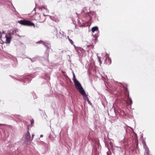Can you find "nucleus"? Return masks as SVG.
<instances>
[{"mask_svg": "<svg viewBox=\"0 0 155 155\" xmlns=\"http://www.w3.org/2000/svg\"><path fill=\"white\" fill-rule=\"evenodd\" d=\"M73 81L74 83L76 88L80 93L84 91L81 84L77 80H74Z\"/></svg>", "mask_w": 155, "mask_h": 155, "instance_id": "nucleus-1", "label": "nucleus"}, {"mask_svg": "<svg viewBox=\"0 0 155 155\" xmlns=\"http://www.w3.org/2000/svg\"><path fill=\"white\" fill-rule=\"evenodd\" d=\"M18 23L20 24L28 26H34L35 24L34 23L31 22L30 21L26 20H21L18 21Z\"/></svg>", "mask_w": 155, "mask_h": 155, "instance_id": "nucleus-2", "label": "nucleus"}, {"mask_svg": "<svg viewBox=\"0 0 155 155\" xmlns=\"http://www.w3.org/2000/svg\"><path fill=\"white\" fill-rule=\"evenodd\" d=\"M26 137L28 141H31L32 140V138H31V135L29 131L28 130L26 134Z\"/></svg>", "mask_w": 155, "mask_h": 155, "instance_id": "nucleus-3", "label": "nucleus"}, {"mask_svg": "<svg viewBox=\"0 0 155 155\" xmlns=\"http://www.w3.org/2000/svg\"><path fill=\"white\" fill-rule=\"evenodd\" d=\"M111 59L108 56H107L105 60V63L109 65L111 64Z\"/></svg>", "mask_w": 155, "mask_h": 155, "instance_id": "nucleus-4", "label": "nucleus"}, {"mask_svg": "<svg viewBox=\"0 0 155 155\" xmlns=\"http://www.w3.org/2000/svg\"><path fill=\"white\" fill-rule=\"evenodd\" d=\"M86 13V16H89L90 19H91L92 18V17H91L92 15L95 16V12H88L87 13Z\"/></svg>", "mask_w": 155, "mask_h": 155, "instance_id": "nucleus-5", "label": "nucleus"}, {"mask_svg": "<svg viewBox=\"0 0 155 155\" xmlns=\"http://www.w3.org/2000/svg\"><path fill=\"white\" fill-rule=\"evenodd\" d=\"M80 93L84 97V100H85V101H87V100H88L89 99L87 97V96L86 94L84 91H83L82 92H81Z\"/></svg>", "mask_w": 155, "mask_h": 155, "instance_id": "nucleus-6", "label": "nucleus"}, {"mask_svg": "<svg viewBox=\"0 0 155 155\" xmlns=\"http://www.w3.org/2000/svg\"><path fill=\"white\" fill-rule=\"evenodd\" d=\"M30 76H26L24 78V79L22 80L26 83H29V82L30 81Z\"/></svg>", "mask_w": 155, "mask_h": 155, "instance_id": "nucleus-7", "label": "nucleus"}, {"mask_svg": "<svg viewBox=\"0 0 155 155\" xmlns=\"http://www.w3.org/2000/svg\"><path fill=\"white\" fill-rule=\"evenodd\" d=\"M36 43H42L45 46L46 48L48 50L50 48V47H49L45 43L43 42V41H41L37 42H36Z\"/></svg>", "mask_w": 155, "mask_h": 155, "instance_id": "nucleus-8", "label": "nucleus"}, {"mask_svg": "<svg viewBox=\"0 0 155 155\" xmlns=\"http://www.w3.org/2000/svg\"><path fill=\"white\" fill-rule=\"evenodd\" d=\"M143 145L144 148L145 149V151H146V153H147L148 151H149V149L148 148L146 143L145 141L143 142Z\"/></svg>", "mask_w": 155, "mask_h": 155, "instance_id": "nucleus-9", "label": "nucleus"}, {"mask_svg": "<svg viewBox=\"0 0 155 155\" xmlns=\"http://www.w3.org/2000/svg\"><path fill=\"white\" fill-rule=\"evenodd\" d=\"M5 37L6 38V43L8 44L10 43L12 39V37H8L7 34H6Z\"/></svg>", "mask_w": 155, "mask_h": 155, "instance_id": "nucleus-10", "label": "nucleus"}, {"mask_svg": "<svg viewBox=\"0 0 155 155\" xmlns=\"http://www.w3.org/2000/svg\"><path fill=\"white\" fill-rule=\"evenodd\" d=\"M98 30V28L97 26H95L93 27L92 28V32H94L95 31H97Z\"/></svg>", "mask_w": 155, "mask_h": 155, "instance_id": "nucleus-11", "label": "nucleus"}, {"mask_svg": "<svg viewBox=\"0 0 155 155\" xmlns=\"http://www.w3.org/2000/svg\"><path fill=\"white\" fill-rule=\"evenodd\" d=\"M29 59L32 62H34L37 61V58L36 57H35L32 58H29Z\"/></svg>", "mask_w": 155, "mask_h": 155, "instance_id": "nucleus-12", "label": "nucleus"}, {"mask_svg": "<svg viewBox=\"0 0 155 155\" xmlns=\"http://www.w3.org/2000/svg\"><path fill=\"white\" fill-rule=\"evenodd\" d=\"M31 124L30 125V126L31 127L33 126V124L34 123V120L33 119H31Z\"/></svg>", "mask_w": 155, "mask_h": 155, "instance_id": "nucleus-13", "label": "nucleus"}, {"mask_svg": "<svg viewBox=\"0 0 155 155\" xmlns=\"http://www.w3.org/2000/svg\"><path fill=\"white\" fill-rule=\"evenodd\" d=\"M68 39H69V41L70 42V43L72 45H74V44H73V41L70 38H69V37L68 36Z\"/></svg>", "mask_w": 155, "mask_h": 155, "instance_id": "nucleus-14", "label": "nucleus"}, {"mask_svg": "<svg viewBox=\"0 0 155 155\" xmlns=\"http://www.w3.org/2000/svg\"><path fill=\"white\" fill-rule=\"evenodd\" d=\"M45 55L47 57V61H48V56H49L48 53H47L45 54Z\"/></svg>", "mask_w": 155, "mask_h": 155, "instance_id": "nucleus-15", "label": "nucleus"}, {"mask_svg": "<svg viewBox=\"0 0 155 155\" xmlns=\"http://www.w3.org/2000/svg\"><path fill=\"white\" fill-rule=\"evenodd\" d=\"M73 80L74 81V80H77L75 78V74L74 72H73Z\"/></svg>", "mask_w": 155, "mask_h": 155, "instance_id": "nucleus-16", "label": "nucleus"}, {"mask_svg": "<svg viewBox=\"0 0 155 155\" xmlns=\"http://www.w3.org/2000/svg\"><path fill=\"white\" fill-rule=\"evenodd\" d=\"M15 32V31H14L12 30V31H10V35H12V34H14V33Z\"/></svg>", "mask_w": 155, "mask_h": 155, "instance_id": "nucleus-17", "label": "nucleus"}, {"mask_svg": "<svg viewBox=\"0 0 155 155\" xmlns=\"http://www.w3.org/2000/svg\"><path fill=\"white\" fill-rule=\"evenodd\" d=\"M97 58L98 59L99 61V62L100 64H101L102 63V62L101 60V57L97 56Z\"/></svg>", "mask_w": 155, "mask_h": 155, "instance_id": "nucleus-18", "label": "nucleus"}, {"mask_svg": "<svg viewBox=\"0 0 155 155\" xmlns=\"http://www.w3.org/2000/svg\"><path fill=\"white\" fill-rule=\"evenodd\" d=\"M129 98L130 100V105H131L132 104V101L130 97H129Z\"/></svg>", "mask_w": 155, "mask_h": 155, "instance_id": "nucleus-19", "label": "nucleus"}, {"mask_svg": "<svg viewBox=\"0 0 155 155\" xmlns=\"http://www.w3.org/2000/svg\"><path fill=\"white\" fill-rule=\"evenodd\" d=\"M60 34L61 35H65V33L63 31H61L60 32Z\"/></svg>", "mask_w": 155, "mask_h": 155, "instance_id": "nucleus-20", "label": "nucleus"}, {"mask_svg": "<svg viewBox=\"0 0 155 155\" xmlns=\"http://www.w3.org/2000/svg\"><path fill=\"white\" fill-rule=\"evenodd\" d=\"M95 3L97 5H101V3H100V2H97V3H96V2H95Z\"/></svg>", "mask_w": 155, "mask_h": 155, "instance_id": "nucleus-21", "label": "nucleus"}, {"mask_svg": "<svg viewBox=\"0 0 155 155\" xmlns=\"http://www.w3.org/2000/svg\"><path fill=\"white\" fill-rule=\"evenodd\" d=\"M149 151H148L147 153H146V151H145L144 152V155H149Z\"/></svg>", "mask_w": 155, "mask_h": 155, "instance_id": "nucleus-22", "label": "nucleus"}, {"mask_svg": "<svg viewBox=\"0 0 155 155\" xmlns=\"http://www.w3.org/2000/svg\"><path fill=\"white\" fill-rule=\"evenodd\" d=\"M87 101L88 102V103L89 104H90L91 105V102L89 100V99L88 100H87Z\"/></svg>", "mask_w": 155, "mask_h": 155, "instance_id": "nucleus-23", "label": "nucleus"}, {"mask_svg": "<svg viewBox=\"0 0 155 155\" xmlns=\"http://www.w3.org/2000/svg\"><path fill=\"white\" fill-rule=\"evenodd\" d=\"M78 23L79 26H82V25H81V23L80 22V21L79 20L78 21Z\"/></svg>", "mask_w": 155, "mask_h": 155, "instance_id": "nucleus-24", "label": "nucleus"}, {"mask_svg": "<svg viewBox=\"0 0 155 155\" xmlns=\"http://www.w3.org/2000/svg\"><path fill=\"white\" fill-rule=\"evenodd\" d=\"M34 135H35L34 134H32V137H31V138H32V139H33Z\"/></svg>", "mask_w": 155, "mask_h": 155, "instance_id": "nucleus-25", "label": "nucleus"}, {"mask_svg": "<svg viewBox=\"0 0 155 155\" xmlns=\"http://www.w3.org/2000/svg\"><path fill=\"white\" fill-rule=\"evenodd\" d=\"M43 136V135L42 134H41V135H40V137H42Z\"/></svg>", "mask_w": 155, "mask_h": 155, "instance_id": "nucleus-26", "label": "nucleus"}, {"mask_svg": "<svg viewBox=\"0 0 155 155\" xmlns=\"http://www.w3.org/2000/svg\"><path fill=\"white\" fill-rule=\"evenodd\" d=\"M43 8H44V9H45L46 10V9L47 8H46L45 6H44L43 7Z\"/></svg>", "mask_w": 155, "mask_h": 155, "instance_id": "nucleus-27", "label": "nucleus"}, {"mask_svg": "<svg viewBox=\"0 0 155 155\" xmlns=\"http://www.w3.org/2000/svg\"><path fill=\"white\" fill-rule=\"evenodd\" d=\"M35 97H34V99H35V98H36L37 97L35 94Z\"/></svg>", "mask_w": 155, "mask_h": 155, "instance_id": "nucleus-28", "label": "nucleus"}, {"mask_svg": "<svg viewBox=\"0 0 155 155\" xmlns=\"http://www.w3.org/2000/svg\"><path fill=\"white\" fill-rule=\"evenodd\" d=\"M74 46V47H75V49H76V47L75 45H73Z\"/></svg>", "mask_w": 155, "mask_h": 155, "instance_id": "nucleus-29", "label": "nucleus"}, {"mask_svg": "<svg viewBox=\"0 0 155 155\" xmlns=\"http://www.w3.org/2000/svg\"><path fill=\"white\" fill-rule=\"evenodd\" d=\"M47 78H48V79H50V78L49 76H48L47 77Z\"/></svg>", "mask_w": 155, "mask_h": 155, "instance_id": "nucleus-30", "label": "nucleus"}, {"mask_svg": "<svg viewBox=\"0 0 155 155\" xmlns=\"http://www.w3.org/2000/svg\"><path fill=\"white\" fill-rule=\"evenodd\" d=\"M5 33V31H3L2 32V34H4Z\"/></svg>", "mask_w": 155, "mask_h": 155, "instance_id": "nucleus-31", "label": "nucleus"}, {"mask_svg": "<svg viewBox=\"0 0 155 155\" xmlns=\"http://www.w3.org/2000/svg\"><path fill=\"white\" fill-rule=\"evenodd\" d=\"M94 36H95V37L97 36L96 35V34Z\"/></svg>", "mask_w": 155, "mask_h": 155, "instance_id": "nucleus-32", "label": "nucleus"}, {"mask_svg": "<svg viewBox=\"0 0 155 155\" xmlns=\"http://www.w3.org/2000/svg\"><path fill=\"white\" fill-rule=\"evenodd\" d=\"M4 125V124H0V125Z\"/></svg>", "mask_w": 155, "mask_h": 155, "instance_id": "nucleus-33", "label": "nucleus"}, {"mask_svg": "<svg viewBox=\"0 0 155 155\" xmlns=\"http://www.w3.org/2000/svg\"><path fill=\"white\" fill-rule=\"evenodd\" d=\"M110 144L111 145L112 144V143H110Z\"/></svg>", "mask_w": 155, "mask_h": 155, "instance_id": "nucleus-34", "label": "nucleus"}, {"mask_svg": "<svg viewBox=\"0 0 155 155\" xmlns=\"http://www.w3.org/2000/svg\"><path fill=\"white\" fill-rule=\"evenodd\" d=\"M107 155H109V154H108V152H107Z\"/></svg>", "mask_w": 155, "mask_h": 155, "instance_id": "nucleus-35", "label": "nucleus"}, {"mask_svg": "<svg viewBox=\"0 0 155 155\" xmlns=\"http://www.w3.org/2000/svg\"><path fill=\"white\" fill-rule=\"evenodd\" d=\"M35 8L34 9V10H35Z\"/></svg>", "mask_w": 155, "mask_h": 155, "instance_id": "nucleus-36", "label": "nucleus"}, {"mask_svg": "<svg viewBox=\"0 0 155 155\" xmlns=\"http://www.w3.org/2000/svg\"><path fill=\"white\" fill-rule=\"evenodd\" d=\"M43 15H44V16H45V15L44 14H43Z\"/></svg>", "mask_w": 155, "mask_h": 155, "instance_id": "nucleus-37", "label": "nucleus"}]
</instances>
